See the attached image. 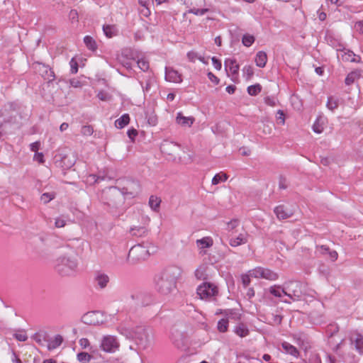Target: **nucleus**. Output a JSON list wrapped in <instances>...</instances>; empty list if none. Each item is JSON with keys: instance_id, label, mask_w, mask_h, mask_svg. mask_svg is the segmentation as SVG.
<instances>
[{"instance_id": "1", "label": "nucleus", "mask_w": 363, "mask_h": 363, "mask_svg": "<svg viewBox=\"0 0 363 363\" xmlns=\"http://www.w3.org/2000/svg\"><path fill=\"white\" fill-rule=\"evenodd\" d=\"M181 267L172 265L166 267L155 278L157 290L162 295H169L176 289L177 281L181 277Z\"/></svg>"}, {"instance_id": "2", "label": "nucleus", "mask_w": 363, "mask_h": 363, "mask_svg": "<svg viewBox=\"0 0 363 363\" xmlns=\"http://www.w3.org/2000/svg\"><path fill=\"white\" fill-rule=\"evenodd\" d=\"M78 262L74 251L67 249L55 261V269L63 276L72 274L77 269Z\"/></svg>"}, {"instance_id": "3", "label": "nucleus", "mask_w": 363, "mask_h": 363, "mask_svg": "<svg viewBox=\"0 0 363 363\" xmlns=\"http://www.w3.org/2000/svg\"><path fill=\"white\" fill-rule=\"evenodd\" d=\"M129 338L135 340L136 344L141 348H147L151 343L152 335L146 328L143 327H138L134 332H121Z\"/></svg>"}, {"instance_id": "4", "label": "nucleus", "mask_w": 363, "mask_h": 363, "mask_svg": "<svg viewBox=\"0 0 363 363\" xmlns=\"http://www.w3.org/2000/svg\"><path fill=\"white\" fill-rule=\"evenodd\" d=\"M285 296L287 298L282 299V301L286 303H291L293 301H298L301 299L303 294V284L296 281H291L284 284Z\"/></svg>"}, {"instance_id": "5", "label": "nucleus", "mask_w": 363, "mask_h": 363, "mask_svg": "<svg viewBox=\"0 0 363 363\" xmlns=\"http://www.w3.org/2000/svg\"><path fill=\"white\" fill-rule=\"evenodd\" d=\"M150 252V247L144 245H137L132 247L129 251L128 260L132 264H135L147 259Z\"/></svg>"}, {"instance_id": "6", "label": "nucleus", "mask_w": 363, "mask_h": 363, "mask_svg": "<svg viewBox=\"0 0 363 363\" xmlns=\"http://www.w3.org/2000/svg\"><path fill=\"white\" fill-rule=\"evenodd\" d=\"M82 321L86 325H100L106 321V316L102 311H89L83 315Z\"/></svg>"}, {"instance_id": "7", "label": "nucleus", "mask_w": 363, "mask_h": 363, "mask_svg": "<svg viewBox=\"0 0 363 363\" xmlns=\"http://www.w3.org/2000/svg\"><path fill=\"white\" fill-rule=\"evenodd\" d=\"M250 274L255 278H262L269 281H275L278 279L279 275L277 272L263 267H256L250 270Z\"/></svg>"}, {"instance_id": "8", "label": "nucleus", "mask_w": 363, "mask_h": 363, "mask_svg": "<svg viewBox=\"0 0 363 363\" xmlns=\"http://www.w3.org/2000/svg\"><path fill=\"white\" fill-rule=\"evenodd\" d=\"M119 345L120 344L115 336L106 335L101 340L100 347L106 352L113 353L118 350Z\"/></svg>"}, {"instance_id": "9", "label": "nucleus", "mask_w": 363, "mask_h": 363, "mask_svg": "<svg viewBox=\"0 0 363 363\" xmlns=\"http://www.w3.org/2000/svg\"><path fill=\"white\" fill-rule=\"evenodd\" d=\"M217 293V287L210 283H203L197 288V294L201 299L210 298L216 296Z\"/></svg>"}, {"instance_id": "10", "label": "nucleus", "mask_w": 363, "mask_h": 363, "mask_svg": "<svg viewBox=\"0 0 363 363\" xmlns=\"http://www.w3.org/2000/svg\"><path fill=\"white\" fill-rule=\"evenodd\" d=\"M230 236L229 244L233 247L247 243L250 237L248 233L243 228L241 229L238 235H235L234 233H232Z\"/></svg>"}, {"instance_id": "11", "label": "nucleus", "mask_w": 363, "mask_h": 363, "mask_svg": "<svg viewBox=\"0 0 363 363\" xmlns=\"http://www.w3.org/2000/svg\"><path fill=\"white\" fill-rule=\"evenodd\" d=\"M224 65L228 76L231 77L233 82H236L238 78V72L240 68L236 60L228 58L225 60Z\"/></svg>"}, {"instance_id": "12", "label": "nucleus", "mask_w": 363, "mask_h": 363, "mask_svg": "<svg viewBox=\"0 0 363 363\" xmlns=\"http://www.w3.org/2000/svg\"><path fill=\"white\" fill-rule=\"evenodd\" d=\"M337 57L339 60L345 62H358L359 58L352 51L345 49L337 50Z\"/></svg>"}, {"instance_id": "13", "label": "nucleus", "mask_w": 363, "mask_h": 363, "mask_svg": "<svg viewBox=\"0 0 363 363\" xmlns=\"http://www.w3.org/2000/svg\"><path fill=\"white\" fill-rule=\"evenodd\" d=\"M165 80L173 83H180L182 82V75L172 67H166Z\"/></svg>"}, {"instance_id": "14", "label": "nucleus", "mask_w": 363, "mask_h": 363, "mask_svg": "<svg viewBox=\"0 0 363 363\" xmlns=\"http://www.w3.org/2000/svg\"><path fill=\"white\" fill-rule=\"evenodd\" d=\"M195 121L193 116H184L181 112L177 113L176 123L182 128H190Z\"/></svg>"}, {"instance_id": "15", "label": "nucleus", "mask_w": 363, "mask_h": 363, "mask_svg": "<svg viewBox=\"0 0 363 363\" xmlns=\"http://www.w3.org/2000/svg\"><path fill=\"white\" fill-rule=\"evenodd\" d=\"M196 245L200 254H206L205 249L213 246V240L211 237H204L196 241Z\"/></svg>"}, {"instance_id": "16", "label": "nucleus", "mask_w": 363, "mask_h": 363, "mask_svg": "<svg viewBox=\"0 0 363 363\" xmlns=\"http://www.w3.org/2000/svg\"><path fill=\"white\" fill-rule=\"evenodd\" d=\"M109 277L106 274L101 272L96 273L94 277V283L98 288L101 289L106 288L109 283Z\"/></svg>"}, {"instance_id": "17", "label": "nucleus", "mask_w": 363, "mask_h": 363, "mask_svg": "<svg viewBox=\"0 0 363 363\" xmlns=\"http://www.w3.org/2000/svg\"><path fill=\"white\" fill-rule=\"evenodd\" d=\"M274 211L279 219H286L293 215L291 210L282 205L277 206Z\"/></svg>"}, {"instance_id": "18", "label": "nucleus", "mask_w": 363, "mask_h": 363, "mask_svg": "<svg viewBox=\"0 0 363 363\" xmlns=\"http://www.w3.org/2000/svg\"><path fill=\"white\" fill-rule=\"evenodd\" d=\"M179 146L174 142L165 141L161 145L162 151L168 155H174Z\"/></svg>"}, {"instance_id": "19", "label": "nucleus", "mask_w": 363, "mask_h": 363, "mask_svg": "<svg viewBox=\"0 0 363 363\" xmlns=\"http://www.w3.org/2000/svg\"><path fill=\"white\" fill-rule=\"evenodd\" d=\"M326 123V118L322 116H318L313 125V130L316 133H321L324 130Z\"/></svg>"}, {"instance_id": "20", "label": "nucleus", "mask_w": 363, "mask_h": 363, "mask_svg": "<svg viewBox=\"0 0 363 363\" xmlns=\"http://www.w3.org/2000/svg\"><path fill=\"white\" fill-rule=\"evenodd\" d=\"M351 340L354 343L356 350L363 354V335L359 333L354 334L351 337Z\"/></svg>"}, {"instance_id": "21", "label": "nucleus", "mask_w": 363, "mask_h": 363, "mask_svg": "<svg viewBox=\"0 0 363 363\" xmlns=\"http://www.w3.org/2000/svg\"><path fill=\"white\" fill-rule=\"evenodd\" d=\"M187 57L189 61L194 62L196 60H199L202 63L207 65L208 63V57L200 55L195 51H190L187 53Z\"/></svg>"}, {"instance_id": "22", "label": "nucleus", "mask_w": 363, "mask_h": 363, "mask_svg": "<svg viewBox=\"0 0 363 363\" xmlns=\"http://www.w3.org/2000/svg\"><path fill=\"white\" fill-rule=\"evenodd\" d=\"M255 64L259 67H264L267 62V55L264 51H259L255 58Z\"/></svg>"}, {"instance_id": "23", "label": "nucleus", "mask_w": 363, "mask_h": 363, "mask_svg": "<svg viewBox=\"0 0 363 363\" xmlns=\"http://www.w3.org/2000/svg\"><path fill=\"white\" fill-rule=\"evenodd\" d=\"M269 291L273 296H274L275 297L280 298H281V300L283 299L284 296H285L286 291H285L284 286L283 287H281L278 285H274V286H271L269 288Z\"/></svg>"}, {"instance_id": "24", "label": "nucleus", "mask_w": 363, "mask_h": 363, "mask_svg": "<svg viewBox=\"0 0 363 363\" xmlns=\"http://www.w3.org/2000/svg\"><path fill=\"white\" fill-rule=\"evenodd\" d=\"M147 229L144 226H133L130 229V233L133 236L143 237L147 234Z\"/></svg>"}, {"instance_id": "25", "label": "nucleus", "mask_w": 363, "mask_h": 363, "mask_svg": "<svg viewBox=\"0 0 363 363\" xmlns=\"http://www.w3.org/2000/svg\"><path fill=\"white\" fill-rule=\"evenodd\" d=\"M56 163H57L59 166L64 169H69L74 165V160H71L68 156L66 155L62 157L60 162L56 161Z\"/></svg>"}, {"instance_id": "26", "label": "nucleus", "mask_w": 363, "mask_h": 363, "mask_svg": "<svg viewBox=\"0 0 363 363\" xmlns=\"http://www.w3.org/2000/svg\"><path fill=\"white\" fill-rule=\"evenodd\" d=\"M130 122L129 115L123 114L121 118L115 121V125L117 128L121 129L127 125Z\"/></svg>"}, {"instance_id": "27", "label": "nucleus", "mask_w": 363, "mask_h": 363, "mask_svg": "<svg viewBox=\"0 0 363 363\" xmlns=\"http://www.w3.org/2000/svg\"><path fill=\"white\" fill-rule=\"evenodd\" d=\"M282 347L286 353L294 357H298V351L294 345H291L290 343L286 342H283Z\"/></svg>"}, {"instance_id": "28", "label": "nucleus", "mask_w": 363, "mask_h": 363, "mask_svg": "<svg viewBox=\"0 0 363 363\" xmlns=\"http://www.w3.org/2000/svg\"><path fill=\"white\" fill-rule=\"evenodd\" d=\"M104 34L108 38H112L117 35L118 29L115 26L106 25L103 26Z\"/></svg>"}, {"instance_id": "29", "label": "nucleus", "mask_w": 363, "mask_h": 363, "mask_svg": "<svg viewBox=\"0 0 363 363\" xmlns=\"http://www.w3.org/2000/svg\"><path fill=\"white\" fill-rule=\"evenodd\" d=\"M228 175L220 172L218 174H216L212 179L211 183L213 185H217L220 183L224 182L228 179Z\"/></svg>"}, {"instance_id": "30", "label": "nucleus", "mask_w": 363, "mask_h": 363, "mask_svg": "<svg viewBox=\"0 0 363 363\" xmlns=\"http://www.w3.org/2000/svg\"><path fill=\"white\" fill-rule=\"evenodd\" d=\"M242 76L247 80L249 81L254 74V69L253 67L250 65H247L243 67L242 69Z\"/></svg>"}, {"instance_id": "31", "label": "nucleus", "mask_w": 363, "mask_h": 363, "mask_svg": "<svg viewBox=\"0 0 363 363\" xmlns=\"http://www.w3.org/2000/svg\"><path fill=\"white\" fill-rule=\"evenodd\" d=\"M234 332L241 337H246L249 334V330L244 324H239L235 326Z\"/></svg>"}, {"instance_id": "32", "label": "nucleus", "mask_w": 363, "mask_h": 363, "mask_svg": "<svg viewBox=\"0 0 363 363\" xmlns=\"http://www.w3.org/2000/svg\"><path fill=\"white\" fill-rule=\"evenodd\" d=\"M161 203V199L155 196H151L149 199V206L155 211H157Z\"/></svg>"}, {"instance_id": "33", "label": "nucleus", "mask_w": 363, "mask_h": 363, "mask_svg": "<svg viewBox=\"0 0 363 363\" xmlns=\"http://www.w3.org/2000/svg\"><path fill=\"white\" fill-rule=\"evenodd\" d=\"M207 266L206 264H201L200 265L196 270H195V277L198 279H204L206 277V272Z\"/></svg>"}, {"instance_id": "34", "label": "nucleus", "mask_w": 363, "mask_h": 363, "mask_svg": "<svg viewBox=\"0 0 363 363\" xmlns=\"http://www.w3.org/2000/svg\"><path fill=\"white\" fill-rule=\"evenodd\" d=\"M360 77V73L358 71H354L350 72L345 79V83L347 85L352 84Z\"/></svg>"}, {"instance_id": "35", "label": "nucleus", "mask_w": 363, "mask_h": 363, "mask_svg": "<svg viewBox=\"0 0 363 363\" xmlns=\"http://www.w3.org/2000/svg\"><path fill=\"white\" fill-rule=\"evenodd\" d=\"M326 106L329 110L334 111L338 106V99L333 96H329L328 99Z\"/></svg>"}, {"instance_id": "36", "label": "nucleus", "mask_w": 363, "mask_h": 363, "mask_svg": "<svg viewBox=\"0 0 363 363\" xmlns=\"http://www.w3.org/2000/svg\"><path fill=\"white\" fill-rule=\"evenodd\" d=\"M262 91V86L259 84L249 86L247 87V93L250 96H256Z\"/></svg>"}, {"instance_id": "37", "label": "nucleus", "mask_w": 363, "mask_h": 363, "mask_svg": "<svg viewBox=\"0 0 363 363\" xmlns=\"http://www.w3.org/2000/svg\"><path fill=\"white\" fill-rule=\"evenodd\" d=\"M84 42L86 46L91 50H95L96 49V44L95 40L91 36L86 35L84 38Z\"/></svg>"}, {"instance_id": "38", "label": "nucleus", "mask_w": 363, "mask_h": 363, "mask_svg": "<svg viewBox=\"0 0 363 363\" xmlns=\"http://www.w3.org/2000/svg\"><path fill=\"white\" fill-rule=\"evenodd\" d=\"M228 328V320L225 318H222L218 322L217 329L220 333H225Z\"/></svg>"}, {"instance_id": "39", "label": "nucleus", "mask_w": 363, "mask_h": 363, "mask_svg": "<svg viewBox=\"0 0 363 363\" xmlns=\"http://www.w3.org/2000/svg\"><path fill=\"white\" fill-rule=\"evenodd\" d=\"M63 341V338L61 335H57L49 343V348H56L60 346Z\"/></svg>"}, {"instance_id": "40", "label": "nucleus", "mask_w": 363, "mask_h": 363, "mask_svg": "<svg viewBox=\"0 0 363 363\" xmlns=\"http://www.w3.org/2000/svg\"><path fill=\"white\" fill-rule=\"evenodd\" d=\"M255 42V37L250 34H245L242 38V43L245 47L251 46Z\"/></svg>"}, {"instance_id": "41", "label": "nucleus", "mask_w": 363, "mask_h": 363, "mask_svg": "<svg viewBox=\"0 0 363 363\" xmlns=\"http://www.w3.org/2000/svg\"><path fill=\"white\" fill-rule=\"evenodd\" d=\"M225 319H228V320L229 321V320H238L240 319V313H238V312L233 311V310H228L227 311L225 312Z\"/></svg>"}, {"instance_id": "42", "label": "nucleus", "mask_w": 363, "mask_h": 363, "mask_svg": "<svg viewBox=\"0 0 363 363\" xmlns=\"http://www.w3.org/2000/svg\"><path fill=\"white\" fill-rule=\"evenodd\" d=\"M138 67L143 71H147L149 69V62L145 57L139 58L137 61Z\"/></svg>"}, {"instance_id": "43", "label": "nucleus", "mask_w": 363, "mask_h": 363, "mask_svg": "<svg viewBox=\"0 0 363 363\" xmlns=\"http://www.w3.org/2000/svg\"><path fill=\"white\" fill-rule=\"evenodd\" d=\"M91 359V356L87 352H79L77 354V359L82 363H87Z\"/></svg>"}, {"instance_id": "44", "label": "nucleus", "mask_w": 363, "mask_h": 363, "mask_svg": "<svg viewBox=\"0 0 363 363\" xmlns=\"http://www.w3.org/2000/svg\"><path fill=\"white\" fill-rule=\"evenodd\" d=\"M55 198L53 193H44L40 196V200L43 203H48Z\"/></svg>"}, {"instance_id": "45", "label": "nucleus", "mask_w": 363, "mask_h": 363, "mask_svg": "<svg viewBox=\"0 0 363 363\" xmlns=\"http://www.w3.org/2000/svg\"><path fill=\"white\" fill-rule=\"evenodd\" d=\"M239 225V221L238 220H233L228 223V230L234 233V230L236 229Z\"/></svg>"}, {"instance_id": "46", "label": "nucleus", "mask_w": 363, "mask_h": 363, "mask_svg": "<svg viewBox=\"0 0 363 363\" xmlns=\"http://www.w3.org/2000/svg\"><path fill=\"white\" fill-rule=\"evenodd\" d=\"M66 225V220L64 219L63 217L60 216L55 218V225L57 228H62L65 226Z\"/></svg>"}, {"instance_id": "47", "label": "nucleus", "mask_w": 363, "mask_h": 363, "mask_svg": "<svg viewBox=\"0 0 363 363\" xmlns=\"http://www.w3.org/2000/svg\"><path fill=\"white\" fill-rule=\"evenodd\" d=\"M250 277H252L250 274V270L246 274L242 276V282L245 286H247L250 283Z\"/></svg>"}, {"instance_id": "48", "label": "nucleus", "mask_w": 363, "mask_h": 363, "mask_svg": "<svg viewBox=\"0 0 363 363\" xmlns=\"http://www.w3.org/2000/svg\"><path fill=\"white\" fill-rule=\"evenodd\" d=\"M99 179H103L97 177L95 174H90L86 178V182L91 184L98 182Z\"/></svg>"}, {"instance_id": "49", "label": "nucleus", "mask_w": 363, "mask_h": 363, "mask_svg": "<svg viewBox=\"0 0 363 363\" xmlns=\"http://www.w3.org/2000/svg\"><path fill=\"white\" fill-rule=\"evenodd\" d=\"M264 102L270 106H275L277 105V99L271 96L265 97Z\"/></svg>"}, {"instance_id": "50", "label": "nucleus", "mask_w": 363, "mask_h": 363, "mask_svg": "<svg viewBox=\"0 0 363 363\" xmlns=\"http://www.w3.org/2000/svg\"><path fill=\"white\" fill-rule=\"evenodd\" d=\"M69 64H70V67H71L72 73H73V74L77 73L78 71V65H77V61L74 58H72Z\"/></svg>"}, {"instance_id": "51", "label": "nucleus", "mask_w": 363, "mask_h": 363, "mask_svg": "<svg viewBox=\"0 0 363 363\" xmlns=\"http://www.w3.org/2000/svg\"><path fill=\"white\" fill-rule=\"evenodd\" d=\"M208 9H192L190 10V12L198 16H202L206 13Z\"/></svg>"}, {"instance_id": "52", "label": "nucleus", "mask_w": 363, "mask_h": 363, "mask_svg": "<svg viewBox=\"0 0 363 363\" xmlns=\"http://www.w3.org/2000/svg\"><path fill=\"white\" fill-rule=\"evenodd\" d=\"M33 160L38 162L39 163L44 162V155L42 152H35L33 156Z\"/></svg>"}, {"instance_id": "53", "label": "nucleus", "mask_w": 363, "mask_h": 363, "mask_svg": "<svg viewBox=\"0 0 363 363\" xmlns=\"http://www.w3.org/2000/svg\"><path fill=\"white\" fill-rule=\"evenodd\" d=\"M40 147V143L39 141H36L30 145V149L32 152H38V150Z\"/></svg>"}, {"instance_id": "54", "label": "nucleus", "mask_w": 363, "mask_h": 363, "mask_svg": "<svg viewBox=\"0 0 363 363\" xmlns=\"http://www.w3.org/2000/svg\"><path fill=\"white\" fill-rule=\"evenodd\" d=\"M79 345L83 348V349H86L89 347L90 345V343H89V341L88 339L86 338H82L79 340Z\"/></svg>"}, {"instance_id": "55", "label": "nucleus", "mask_w": 363, "mask_h": 363, "mask_svg": "<svg viewBox=\"0 0 363 363\" xmlns=\"http://www.w3.org/2000/svg\"><path fill=\"white\" fill-rule=\"evenodd\" d=\"M127 135L129 137V138L131 139L132 141H133L134 138L138 135V131L134 128H131L128 130Z\"/></svg>"}, {"instance_id": "56", "label": "nucleus", "mask_w": 363, "mask_h": 363, "mask_svg": "<svg viewBox=\"0 0 363 363\" xmlns=\"http://www.w3.org/2000/svg\"><path fill=\"white\" fill-rule=\"evenodd\" d=\"M277 119L280 121V123L284 125L285 123V117L284 112L281 110H279L277 113Z\"/></svg>"}, {"instance_id": "57", "label": "nucleus", "mask_w": 363, "mask_h": 363, "mask_svg": "<svg viewBox=\"0 0 363 363\" xmlns=\"http://www.w3.org/2000/svg\"><path fill=\"white\" fill-rule=\"evenodd\" d=\"M97 96L101 101H108L110 99V96L104 91L99 92Z\"/></svg>"}, {"instance_id": "58", "label": "nucleus", "mask_w": 363, "mask_h": 363, "mask_svg": "<svg viewBox=\"0 0 363 363\" xmlns=\"http://www.w3.org/2000/svg\"><path fill=\"white\" fill-rule=\"evenodd\" d=\"M208 78L211 82H212L215 84H218L219 83V79L216 76H215L212 72L208 73Z\"/></svg>"}, {"instance_id": "59", "label": "nucleus", "mask_w": 363, "mask_h": 363, "mask_svg": "<svg viewBox=\"0 0 363 363\" xmlns=\"http://www.w3.org/2000/svg\"><path fill=\"white\" fill-rule=\"evenodd\" d=\"M212 62H213V67L216 69L220 70L221 69L222 65H221L220 61L217 60L215 57H212Z\"/></svg>"}, {"instance_id": "60", "label": "nucleus", "mask_w": 363, "mask_h": 363, "mask_svg": "<svg viewBox=\"0 0 363 363\" xmlns=\"http://www.w3.org/2000/svg\"><path fill=\"white\" fill-rule=\"evenodd\" d=\"M354 29L359 33L363 34V21L357 22L354 25Z\"/></svg>"}, {"instance_id": "61", "label": "nucleus", "mask_w": 363, "mask_h": 363, "mask_svg": "<svg viewBox=\"0 0 363 363\" xmlns=\"http://www.w3.org/2000/svg\"><path fill=\"white\" fill-rule=\"evenodd\" d=\"M16 338L21 342H24L27 340L28 337L25 333H18L15 334Z\"/></svg>"}, {"instance_id": "62", "label": "nucleus", "mask_w": 363, "mask_h": 363, "mask_svg": "<svg viewBox=\"0 0 363 363\" xmlns=\"http://www.w3.org/2000/svg\"><path fill=\"white\" fill-rule=\"evenodd\" d=\"M317 250L318 252H320L321 254H325V253H328L330 249L325 245H321V246L317 247Z\"/></svg>"}, {"instance_id": "63", "label": "nucleus", "mask_w": 363, "mask_h": 363, "mask_svg": "<svg viewBox=\"0 0 363 363\" xmlns=\"http://www.w3.org/2000/svg\"><path fill=\"white\" fill-rule=\"evenodd\" d=\"M329 257L333 261H335L337 259L338 255L335 250H329Z\"/></svg>"}, {"instance_id": "64", "label": "nucleus", "mask_w": 363, "mask_h": 363, "mask_svg": "<svg viewBox=\"0 0 363 363\" xmlns=\"http://www.w3.org/2000/svg\"><path fill=\"white\" fill-rule=\"evenodd\" d=\"M70 84L72 86L77 88L82 86V83L76 79H72L70 80Z\"/></svg>"}]
</instances>
